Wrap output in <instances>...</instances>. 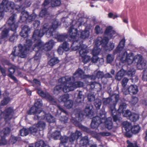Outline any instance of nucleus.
<instances>
[{
    "label": "nucleus",
    "instance_id": "1",
    "mask_svg": "<svg viewBox=\"0 0 147 147\" xmlns=\"http://www.w3.org/2000/svg\"><path fill=\"white\" fill-rule=\"evenodd\" d=\"M59 25L57 20H54L52 22L51 25L49 26L48 24H45L40 30H36L34 31L32 39L34 40L35 44H36L37 46H38V47L41 51L44 50L47 51L50 50L52 48L55 43L53 40H51L43 45L39 39V38L42 36L45 33L48 38L53 36L55 30Z\"/></svg>",
    "mask_w": 147,
    "mask_h": 147
},
{
    "label": "nucleus",
    "instance_id": "2",
    "mask_svg": "<svg viewBox=\"0 0 147 147\" xmlns=\"http://www.w3.org/2000/svg\"><path fill=\"white\" fill-rule=\"evenodd\" d=\"M125 40L123 39L119 42L115 51V53H118L117 59L122 63L131 64L134 61L137 64V67L139 69H143L146 65V61L143 60L142 56L138 55L134 57L133 53L128 54L126 51H123Z\"/></svg>",
    "mask_w": 147,
    "mask_h": 147
},
{
    "label": "nucleus",
    "instance_id": "3",
    "mask_svg": "<svg viewBox=\"0 0 147 147\" xmlns=\"http://www.w3.org/2000/svg\"><path fill=\"white\" fill-rule=\"evenodd\" d=\"M32 42L30 40H26V43L24 46H23L21 45H19L18 47H14L12 51L10 57L13 60L14 57L17 56H19L21 58L25 57L27 55L28 51H30L33 50L36 52L34 57V59L37 60L40 59L41 57V50L37 46L36 44H34V46L32 47Z\"/></svg>",
    "mask_w": 147,
    "mask_h": 147
},
{
    "label": "nucleus",
    "instance_id": "4",
    "mask_svg": "<svg viewBox=\"0 0 147 147\" xmlns=\"http://www.w3.org/2000/svg\"><path fill=\"white\" fill-rule=\"evenodd\" d=\"M105 34L107 37H105L103 38L101 37H98L96 40L95 45L92 50V53L93 56H97L99 55L100 52V49L99 47L101 45L105 46L108 40L110 39L115 37L117 34L113 29L111 26L107 28L105 32Z\"/></svg>",
    "mask_w": 147,
    "mask_h": 147
},
{
    "label": "nucleus",
    "instance_id": "5",
    "mask_svg": "<svg viewBox=\"0 0 147 147\" xmlns=\"http://www.w3.org/2000/svg\"><path fill=\"white\" fill-rule=\"evenodd\" d=\"M78 23V22H76V21H73L72 25L68 31V33L70 35L71 40L74 41L72 44L71 47H75V45H77V41L80 37L84 39L88 38L89 36V32L87 30L81 31L78 32L77 29L76 28L77 26H79Z\"/></svg>",
    "mask_w": 147,
    "mask_h": 147
},
{
    "label": "nucleus",
    "instance_id": "6",
    "mask_svg": "<svg viewBox=\"0 0 147 147\" xmlns=\"http://www.w3.org/2000/svg\"><path fill=\"white\" fill-rule=\"evenodd\" d=\"M74 81L73 78L72 79L71 77L67 76L62 77L59 79V82L62 83L64 85L63 90L65 92L73 90L77 88L81 87L83 86V83L80 81L72 84V82Z\"/></svg>",
    "mask_w": 147,
    "mask_h": 147
},
{
    "label": "nucleus",
    "instance_id": "7",
    "mask_svg": "<svg viewBox=\"0 0 147 147\" xmlns=\"http://www.w3.org/2000/svg\"><path fill=\"white\" fill-rule=\"evenodd\" d=\"M71 48L74 51L80 49L79 52L80 55L81 57L82 61L84 63H86L90 60L91 57L87 55L89 51L86 45L80 43L79 46L77 45L73 47H71Z\"/></svg>",
    "mask_w": 147,
    "mask_h": 147
},
{
    "label": "nucleus",
    "instance_id": "8",
    "mask_svg": "<svg viewBox=\"0 0 147 147\" xmlns=\"http://www.w3.org/2000/svg\"><path fill=\"white\" fill-rule=\"evenodd\" d=\"M103 103L104 105H108L110 107L112 113L113 121L115 122L120 120L121 118L119 115H115L117 112L115 109L116 102L113 101L110 98H104L102 100Z\"/></svg>",
    "mask_w": 147,
    "mask_h": 147
},
{
    "label": "nucleus",
    "instance_id": "9",
    "mask_svg": "<svg viewBox=\"0 0 147 147\" xmlns=\"http://www.w3.org/2000/svg\"><path fill=\"white\" fill-rule=\"evenodd\" d=\"M15 5L13 2L8 1L6 0H3L1 4L0 5V19L3 16V11H5L7 12L11 11V9L14 8Z\"/></svg>",
    "mask_w": 147,
    "mask_h": 147
},
{
    "label": "nucleus",
    "instance_id": "10",
    "mask_svg": "<svg viewBox=\"0 0 147 147\" xmlns=\"http://www.w3.org/2000/svg\"><path fill=\"white\" fill-rule=\"evenodd\" d=\"M36 17L35 13H33L30 16H29L28 12L26 11H23L21 13L20 20L22 22H24L27 21L30 22L34 20Z\"/></svg>",
    "mask_w": 147,
    "mask_h": 147
},
{
    "label": "nucleus",
    "instance_id": "11",
    "mask_svg": "<svg viewBox=\"0 0 147 147\" xmlns=\"http://www.w3.org/2000/svg\"><path fill=\"white\" fill-rule=\"evenodd\" d=\"M14 114V111L11 107H9L5 109L4 112H2V115L6 122H8L12 118Z\"/></svg>",
    "mask_w": 147,
    "mask_h": 147
},
{
    "label": "nucleus",
    "instance_id": "12",
    "mask_svg": "<svg viewBox=\"0 0 147 147\" xmlns=\"http://www.w3.org/2000/svg\"><path fill=\"white\" fill-rule=\"evenodd\" d=\"M42 113L43 114L42 116H36L35 117V119L40 120L45 119L49 123H52L55 121L54 117L50 114H46L44 112H42Z\"/></svg>",
    "mask_w": 147,
    "mask_h": 147
},
{
    "label": "nucleus",
    "instance_id": "13",
    "mask_svg": "<svg viewBox=\"0 0 147 147\" xmlns=\"http://www.w3.org/2000/svg\"><path fill=\"white\" fill-rule=\"evenodd\" d=\"M122 91L125 95H127L129 94H136L138 91V89L136 85H131L128 88H123Z\"/></svg>",
    "mask_w": 147,
    "mask_h": 147
},
{
    "label": "nucleus",
    "instance_id": "14",
    "mask_svg": "<svg viewBox=\"0 0 147 147\" xmlns=\"http://www.w3.org/2000/svg\"><path fill=\"white\" fill-rule=\"evenodd\" d=\"M103 118L101 119L99 117L96 116L93 118L92 121L91 126L92 128L94 129L97 128L100 123H102L104 121L103 120H105V112H103Z\"/></svg>",
    "mask_w": 147,
    "mask_h": 147
},
{
    "label": "nucleus",
    "instance_id": "15",
    "mask_svg": "<svg viewBox=\"0 0 147 147\" xmlns=\"http://www.w3.org/2000/svg\"><path fill=\"white\" fill-rule=\"evenodd\" d=\"M37 92L40 96L49 100L51 101V103L53 105H55L56 104V102L55 100L52 98V96L48 93L47 92H44L40 88L37 89Z\"/></svg>",
    "mask_w": 147,
    "mask_h": 147
},
{
    "label": "nucleus",
    "instance_id": "16",
    "mask_svg": "<svg viewBox=\"0 0 147 147\" xmlns=\"http://www.w3.org/2000/svg\"><path fill=\"white\" fill-rule=\"evenodd\" d=\"M16 16V14H13L7 21L8 24L10 26L11 30L13 31L15 30L18 26L16 22L15 19Z\"/></svg>",
    "mask_w": 147,
    "mask_h": 147
},
{
    "label": "nucleus",
    "instance_id": "17",
    "mask_svg": "<svg viewBox=\"0 0 147 147\" xmlns=\"http://www.w3.org/2000/svg\"><path fill=\"white\" fill-rule=\"evenodd\" d=\"M88 76L85 75L82 70L80 68H79L74 74L72 78H73V80H74V79L76 77H79L82 78L84 79L88 78Z\"/></svg>",
    "mask_w": 147,
    "mask_h": 147
},
{
    "label": "nucleus",
    "instance_id": "18",
    "mask_svg": "<svg viewBox=\"0 0 147 147\" xmlns=\"http://www.w3.org/2000/svg\"><path fill=\"white\" fill-rule=\"evenodd\" d=\"M51 1V5L52 7L59 6L61 3L60 0H45L43 6H45L47 5Z\"/></svg>",
    "mask_w": 147,
    "mask_h": 147
},
{
    "label": "nucleus",
    "instance_id": "19",
    "mask_svg": "<svg viewBox=\"0 0 147 147\" xmlns=\"http://www.w3.org/2000/svg\"><path fill=\"white\" fill-rule=\"evenodd\" d=\"M39 109H37L35 106H34L32 107L30 110L28 111V114L32 115V114H36V115L34 116L35 117L36 116H40V115H38V114H40V113L42 112V111H39ZM35 117H34V119L35 120H37L36 119H35Z\"/></svg>",
    "mask_w": 147,
    "mask_h": 147
},
{
    "label": "nucleus",
    "instance_id": "20",
    "mask_svg": "<svg viewBox=\"0 0 147 147\" xmlns=\"http://www.w3.org/2000/svg\"><path fill=\"white\" fill-rule=\"evenodd\" d=\"M17 69V67H16L14 65H13L9 69V71L10 73V74L8 75V76L15 82H17L18 80L16 78L13 76L12 74L14 73Z\"/></svg>",
    "mask_w": 147,
    "mask_h": 147
},
{
    "label": "nucleus",
    "instance_id": "21",
    "mask_svg": "<svg viewBox=\"0 0 147 147\" xmlns=\"http://www.w3.org/2000/svg\"><path fill=\"white\" fill-rule=\"evenodd\" d=\"M90 87L92 89H93L96 91H100L101 89L100 84L96 82H92L90 84Z\"/></svg>",
    "mask_w": 147,
    "mask_h": 147
},
{
    "label": "nucleus",
    "instance_id": "22",
    "mask_svg": "<svg viewBox=\"0 0 147 147\" xmlns=\"http://www.w3.org/2000/svg\"><path fill=\"white\" fill-rule=\"evenodd\" d=\"M30 31V29L27 26H24L21 32H20V35L23 37L25 38L28 36V32Z\"/></svg>",
    "mask_w": 147,
    "mask_h": 147
},
{
    "label": "nucleus",
    "instance_id": "23",
    "mask_svg": "<svg viewBox=\"0 0 147 147\" xmlns=\"http://www.w3.org/2000/svg\"><path fill=\"white\" fill-rule=\"evenodd\" d=\"M122 125L126 131V135L127 136L128 132H130L132 126L130 123L127 121H124L122 123Z\"/></svg>",
    "mask_w": 147,
    "mask_h": 147
},
{
    "label": "nucleus",
    "instance_id": "24",
    "mask_svg": "<svg viewBox=\"0 0 147 147\" xmlns=\"http://www.w3.org/2000/svg\"><path fill=\"white\" fill-rule=\"evenodd\" d=\"M94 75L90 76V78L92 80H95L96 78L99 79L101 78L104 76V74L102 72L100 71H96L94 72Z\"/></svg>",
    "mask_w": 147,
    "mask_h": 147
},
{
    "label": "nucleus",
    "instance_id": "25",
    "mask_svg": "<svg viewBox=\"0 0 147 147\" xmlns=\"http://www.w3.org/2000/svg\"><path fill=\"white\" fill-rule=\"evenodd\" d=\"M82 134L80 132L76 131L75 133L72 134L71 136L69 138V140L70 142L72 143L76 139H77Z\"/></svg>",
    "mask_w": 147,
    "mask_h": 147
},
{
    "label": "nucleus",
    "instance_id": "26",
    "mask_svg": "<svg viewBox=\"0 0 147 147\" xmlns=\"http://www.w3.org/2000/svg\"><path fill=\"white\" fill-rule=\"evenodd\" d=\"M59 83L60 84V85H58L56 86L54 89L53 92L55 94H58L59 92L62 90L63 91V87L64 85L62 83L59 82Z\"/></svg>",
    "mask_w": 147,
    "mask_h": 147
},
{
    "label": "nucleus",
    "instance_id": "27",
    "mask_svg": "<svg viewBox=\"0 0 147 147\" xmlns=\"http://www.w3.org/2000/svg\"><path fill=\"white\" fill-rule=\"evenodd\" d=\"M125 74H126L125 71V70L123 69H121L117 74L115 79L118 80H120Z\"/></svg>",
    "mask_w": 147,
    "mask_h": 147
},
{
    "label": "nucleus",
    "instance_id": "28",
    "mask_svg": "<svg viewBox=\"0 0 147 147\" xmlns=\"http://www.w3.org/2000/svg\"><path fill=\"white\" fill-rule=\"evenodd\" d=\"M111 120V117H109L106 119L105 121V127L109 129H111L113 127Z\"/></svg>",
    "mask_w": 147,
    "mask_h": 147
},
{
    "label": "nucleus",
    "instance_id": "29",
    "mask_svg": "<svg viewBox=\"0 0 147 147\" xmlns=\"http://www.w3.org/2000/svg\"><path fill=\"white\" fill-rule=\"evenodd\" d=\"M92 61L93 63H99L100 64L102 65L103 64L104 59L103 58H98L96 56H93L92 59Z\"/></svg>",
    "mask_w": 147,
    "mask_h": 147
},
{
    "label": "nucleus",
    "instance_id": "30",
    "mask_svg": "<svg viewBox=\"0 0 147 147\" xmlns=\"http://www.w3.org/2000/svg\"><path fill=\"white\" fill-rule=\"evenodd\" d=\"M38 130L39 131H42L45 129L46 126L45 123L43 121H39L36 125Z\"/></svg>",
    "mask_w": 147,
    "mask_h": 147
},
{
    "label": "nucleus",
    "instance_id": "31",
    "mask_svg": "<svg viewBox=\"0 0 147 147\" xmlns=\"http://www.w3.org/2000/svg\"><path fill=\"white\" fill-rule=\"evenodd\" d=\"M140 130V127L139 125H134L131 127L130 132L133 134H136L138 133Z\"/></svg>",
    "mask_w": 147,
    "mask_h": 147
},
{
    "label": "nucleus",
    "instance_id": "32",
    "mask_svg": "<svg viewBox=\"0 0 147 147\" xmlns=\"http://www.w3.org/2000/svg\"><path fill=\"white\" fill-rule=\"evenodd\" d=\"M83 115L90 116L91 115V110L90 109V106L87 105L84 110L83 113Z\"/></svg>",
    "mask_w": 147,
    "mask_h": 147
},
{
    "label": "nucleus",
    "instance_id": "33",
    "mask_svg": "<svg viewBox=\"0 0 147 147\" xmlns=\"http://www.w3.org/2000/svg\"><path fill=\"white\" fill-rule=\"evenodd\" d=\"M84 96L81 91H79L78 96L77 102L78 103H81L83 102Z\"/></svg>",
    "mask_w": 147,
    "mask_h": 147
},
{
    "label": "nucleus",
    "instance_id": "34",
    "mask_svg": "<svg viewBox=\"0 0 147 147\" xmlns=\"http://www.w3.org/2000/svg\"><path fill=\"white\" fill-rule=\"evenodd\" d=\"M69 95L68 94H65L60 96L59 98V101L60 102H63L65 103L68 100Z\"/></svg>",
    "mask_w": 147,
    "mask_h": 147
},
{
    "label": "nucleus",
    "instance_id": "35",
    "mask_svg": "<svg viewBox=\"0 0 147 147\" xmlns=\"http://www.w3.org/2000/svg\"><path fill=\"white\" fill-rule=\"evenodd\" d=\"M51 136L55 140H57L61 138V135L59 131H56L53 133Z\"/></svg>",
    "mask_w": 147,
    "mask_h": 147
},
{
    "label": "nucleus",
    "instance_id": "36",
    "mask_svg": "<svg viewBox=\"0 0 147 147\" xmlns=\"http://www.w3.org/2000/svg\"><path fill=\"white\" fill-rule=\"evenodd\" d=\"M89 142L88 137L87 136L82 138L80 140V144L81 146L87 145Z\"/></svg>",
    "mask_w": 147,
    "mask_h": 147
},
{
    "label": "nucleus",
    "instance_id": "37",
    "mask_svg": "<svg viewBox=\"0 0 147 147\" xmlns=\"http://www.w3.org/2000/svg\"><path fill=\"white\" fill-rule=\"evenodd\" d=\"M111 134L110 132H101L97 134L96 137L97 138V140H99L101 136H109Z\"/></svg>",
    "mask_w": 147,
    "mask_h": 147
},
{
    "label": "nucleus",
    "instance_id": "38",
    "mask_svg": "<svg viewBox=\"0 0 147 147\" xmlns=\"http://www.w3.org/2000/svg\"><path fill=\"white\" fill-rule=\"evenodd\" d=\"M59 62L58 59L57 57L52 58L48 62V64L51 66H53Z\"/></svg>",
    "mask_w": 147,
    "mask_h": 147
},
{
    "label": "nucleus",
    "instance_id": "39",
    "mask_svg": "<svg viewBox=\"0 0 147 147\" xmlns=\"http://www.w3.org/2000/svg\"><path fill=\"white\" fill-rule=\"evenodd\" d=\"M139 118V115L134 113H131L129 118V119L132 121H136Z\"/></svg>",
    "mask_w": 147,
    "mask_h": 147
},
{
    "label": "nucleus",
    "instance_id": "40",
    "mask_svg": "<svg viewBox=\"0 0 147 147\" xmlns=\"http://www.w3.org/2000/svg\"><path fill=\"white\" fill-rule=\"evenodd\" d=\"M42 105V101L41 100L38 99L36 100L34 106L39 109V111H42L41 107Z\"/></svg>",
    "mask_w": 147,
    "mask_h": 147
},
{
    "label": "nucleus",
    "instance_id": "41",
    "mask_svg": "<svg viewBox=\"0 0 147 147\" xmlns=\"http://www.w3.org/2000/svg\"><path fill=\"white\" fill-rule=\"evenodd\" d=\"M29 133L34 135L37 132L38 129L37 128L36 125H34L30 127L28 129Z\"/></svg>",
    "mask_w": 147,
    "mask_h": 147
},
{
    "label": "nucleus",
    "instance_id": "42",
    "mask_svg": "<svg viewBox=\"0 0 147 147\" xmlns=\"http://www.w3.org/2000/svg\"><path fill=\"white\" fill-rule=\"evenodd\" d=\"M109 41V40L108 41ZM107 42V43H108ZM107 43L106 44L105 46H102V47L105 48V49L106 50H112L115 47L114 44L112 42H110L108 44V46L107 45Z\"/></svg>",
    "mask_w": 147,
    "mask_h": 147
},
{
    "label": "nucleus",
    "instance_id": "43",
    "mask_svg": "<svg viewBox=\"0 0 147 147\" xmlns=\"http://www.w3.org/2000/svg\"><path fill=\"white\" fill-rule=\"evenodd\" d=\"M10 132V129L8 127L4 129L1 132V136H5L7 134H9Z\"/></svg>",
    "mask_w": 147,
    "mask_h": 147
},
{
    "label": "nucleus",
    "instance_id": "44",
    "mask_svg": "<svg viewBox=\"0 0 147 147\" xmlns=\"http://www.w3.org/2000/svg\"><path fill=\"white\" fill-rule=\"evenodd\" d=\"M126 108V105L125 103L123 102L121 103L119 106L118 111L119 113H122L124 111Z\"/></svg>",
    "mask_w": 147,
    "mask_h": 147
},
{
    "label": "nucleus",
    "instance_id": "45",
    "mask_svg": "<svg viewBox=\"0 0 147 147\" xmlns=\"http://www.w3.org/2000/svg\"><path fill=\"white\" fill-rule=\"evenodd\" d=\"M49 16L47 10L46 8H44L40 13V16L42 18L45 17H48Z\"/></svg>",
    "mask_w": 147,
    "mask_h": 147
},
{
    "label": "nucleus",
    "instance_id": "46",
    "mask_svg": "<svg viewBox=\"0 0 147 147\" xmlns=\"http://www.w3.org/2000/svg\"><path fill=\"white\" fill-rule=\"evenodd\" d=\"M73 105V102L72 100H69L65 103V106L67 109L71 108Z\"/></svg>",
    "mask_w": 147,
    "mask_h": 147
},
{
    "label": "nucleus",
    "instance_id": "47",
    "mask_svg": "<svg viewBox=\"0 0 147 147\" xmlns=\"http://www.w3.org/2000/svg\"><path fill=\"white\" fill-rule=\"evenodd\" d=\"M135 69L134 68H132L129 69L127 72H125V74L131 77L135 74Z\"/></svg>",
    "mask_w": 147,
    "mask_h": 147
},
{
    "label": "nucleus",
    "instance_id": "48",
    "mask_svg": "<svg viewBox=\"0 0 147 147\" xmlns=\"http://www.w3.org/2000/svg\"><path fill=\"white\" fill-rule=\"evenodd\" d=\"M10 101V98L9 97H5L1 102V105L4 106L7 104Z\"/></svg>",
    "mask_w": 147,
    "mask_h": 147
},
{
    "label": "nucleus",
    "instance_id": "49",
    "mask_svg": "<svg viewBox=\"0 0 147 147\" xmlns=\"http://www.w3.org/2000/svg\"><path fill=\"white\" fill-rule=\"evenodd\" d=\"M29 133V129L23 128L20 130V134L22 136H25L27 135Z\"/></svg>",
    "mask_w": 147,
    "mask_h": 147
},
{
    "label": "nucleus",
    "instance_id": "50",
    "mask_svg": "<svg viewBox=\"0 0 147 147\" xmlns=\"http://www.w3.org/2000/svg\"><path fill=\"white\" fill-rule=\"evenodd\" d=\"M94 105L97 109H99L101 105V100L98 99L95 100Z\"/></svg>",
    "mask_w": 147,
    "mask_h": 147
},
{
    "label": "nucleus",
    "instance_id": "51",
    "mask_svg": "<svg viewBox=\"0 0 147 147\" xmlns=\"http://www.w3.org/2000/svg\"><path fill=\"white\" fill-rule=\"evenodd\" d=\"M46 146V144L42 140L38 141L35 144L36 147H45Z\"/></svg>",
    "mask_w": 147,
    "mask_h": 147
},
{
    "label": "nucleus",
    "instance_id": "52",
    "mask_svg": "<svg viewBox=\"0 0 147 147\" xmlns=\"http://www.w3.org/2000/svg\"><path fill=\"white\" fill-rule=\"evenodd\" d=\"M87 98L88 100L91 102L94 100L95 98V96L93 93L90 92L88 94Z\"/></svg>",
    "mask_w": 147,
    "mask_h": 147
},
{
    "label": "nucleus",
    "instance_id": "53",
    "mask_svg": "<svg viewBox=\"0 0 147 147\" xmlns=\"http://www.w3.org/2000/svg\"><path fill=\"white\" fill-rule=\"evenodd\" d=\"M61 47L64 49V50L65 51H68L69 50V44L67 42H64Z\"/></svg>",
    "mask_w": 147,
    "mask_h": 147
},
{
    "label": "nucleus",
    "instance_id": "54",
    "mask_svg": "<svg viewBox=\"0 0 147 147\" xmlns=\"http://www.w3.org/2000/svg\"><path fill=\"white\" fill-rule=\"evenodd\" d=\"M17 141V138L14 136H12L11 137L9 140L8 143L10 144H13L15 143Z\"/></svg>",
    "mask_w": 147,
    "mask_h": 147
},
{
    "label": "nucleus",
    "instance_id": "55",
    "mask_svg": "<svg viewBox=\"0 0 147 147\" xmlns=\"http://www.w3.org/2000/svg\"><path fill=\"white\" fill-rule=\"evenodd\" d=\"M67 38V36H64L62 35H58L57 37L58 41L62 42L65 40Z\"/></svg>",
    "mask_w": 147,
    "mask_h": 147
},
{
    "label": "nucleus",
    "instance_id": "56",
    "mask_svg": "<svg viewBox=\"0 0 147 147\" xmlns=\"http://www.w3.org/2000/svg\"><path fill=\"white\" fill-rule=\"evenodd\" d=\"M9 30L7 29H4L1 33V37L2 38H4L7 37L8 35V33Z\"/></svg>",
    "mask_w": 147,
    "mask_h": 147
},
{
    "label": "nucleus",
    "instance_id": "57",
    "mask_svg": "<svg viewBox=\"0 0 147 147\" xmlns=\"http://www.w3.org/2000/svg\"><path fill=\"white\" fill-rule=\"evenodd\" d=\"M138 101V98L135 96H133L131 98V99L130 101L129 102L131 103V104L133 105H135Z\"/></svg>",
    "mask_w": 147,
    "mask_h": 147
},
{
    "label": "nucleus",
    "instance_id": "58",
    "mask_svg": "<svg viewBox=\"0 0 147 147\" xmlns=\"http://www.w3.org/2000/svg\"><path fill=\"white\" fill-rule=\"evenodd\" d=\"M114 59V57L113 55L110 54L108 55L107 57V62L108 63H110Z\"/></svg>",
    "mask_w": 147,
    "mask_h": 147
},
{
    "label": "nucleus",
    "instance_id": "59",
    "mask_svg": "<svg viewBox=\"0 0 147 147\" xmlns=\"http://www.w3.org/2000/svg\"><path fill=\"white\" fill-rule=\"evenodd\" d=\"M123 116L125 117H128L129 118V116L131 114V113L130 111L128 110L124 111L122 112Z\"/></svg>",
    "mask_w": 147,
    "mask_h": 147
},
{
    "label": "nucleus",
    "instance_id": "60",
    "mask_svg": "<svg viewBox=\"0 0 147 147\" xmlns=\"http://www.w3.org/2000/svg\"><path fill=\"white\" fill-rule=\"evenodd\" d=\"M6 68L4 67H3L0 65V71L2 74V75L4 77H5L6 75Z\"/></svg>",
    "mask_w": 147,
    "mask_h": 147
},
{
    "label": "nucleus",
    "instance_id": "61",
    "mask_svg": "<svg viewBox=\"0 0 147 147\" xmlns=\"http://www.w3.org/2000/svg\"><path fill=\"white\" fill-rule=\"evenodd\" d=\"M95 31L96 34L101 33L102 32V29L98 25L96 26L95 28Z\"/></svg>",
    "mask_w": 147,
    "mask_h": 147
},
{
    "label": "nucleus",
    "instance_id": "62",
    "mask_svg": "<svg viewBox=\"0 0 147 147\" xmlns=\"http://www.w3.org/2000/svg\"><path fill=\"white\" fill-rule=\"evenodd\" d=\"M129 81V79L126 78H124L123 79L122 81V85L123 87V88H126L125 86L126 85L127 83Z\"/></svg>",
    "mask_w": 147,
    "mask_h": 147
},
{
    "label": "nucleus",
    "instance_id": "63",
    "mask_svg": "<svg viewBox=\"0 0 147 147\" xmlns=\"http://www.w3.org/2000/svg\"><path fill=\"white\" fill-rule=\"evenodd\" d=\"M1 140H0V145H4L6 144L7 143V141L4 138L5 136H2Z\"/></svg>",
    "mask_w": 147,
    "mask_h": 147
},
{
    "label": "nucleus",
    "instance_id": "64",
    "mask_svg": "<svg viewBox=\"0 0 147 147\" xmlns=\"http://www.w3.org/2000/svg\"><path fill=\"white\" fill-rule=\"evenodd\" d=\"M142 79L144 81L147 80V69L145 70L144 71Z\"/></svg>",
    "mask_w": 147,
    "mask_h": 147
}]
</instances>
